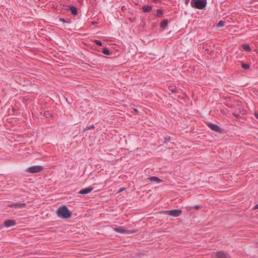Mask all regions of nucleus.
Returning <instances> with one entry per match:
<instances>
[{
    "instance_id": "obj_1",
    "label": "nucleus",
    "mask_w": 258,
    "mask_h": 258,
    "mask_svg": "<svg viewBox=\"0 0 258 258\" xmlns=\"http://www.w3.org/2000/svg\"><path fill=\"white\" fill-rule=\"evenodd\" d=\"M56 213L58 217L62 219H68L71 217L72 214V212L65 205L59 207L56 211Z\"/></svg>"
},
{
    "instance_id": "obj_2",
    "label": "nucleus",
    "mask_w": 258,
    "mask_h": 258,
    "mask_svg": "<svg viewBox=\"0 0 258 258\" xmlns=\"http://www.w3.org/2000/svg\"><path fill=\"white\" fill-rule=\"evenodd\" d=\"M207 0H191V7L200 10L204 9L207 5Z\"/></svg>"
},
{
    "instance_id": "obj_3",
    "label": "nucleus",
    "mask_w": 258,
    "mask_h": 258,
    "mask_svg": "<svg viewBox=\"0 0 258 258\" xmlns=\"http://www.w3.org/2000/svg\"><path fill=\"white\" fill-rule=\"evenodd\" d=\"M162 213L172 217H176L179 216L181 214L182 211L180 209H173L171 210L163 211Z\"/></svg>"
},
{
    "instance_id": "obj_4",
    "label": "nucleus",
    "mask_w": 258,
    "mask_h": 258,
    "mask_svg": "<svg viewBox=\"0 0 258 258\" xmlns=\"http://www.w3.org/2000/svg\"><path fill=\"white\" fill-rule=\"evenodd\" d=\"M44 168L40 165H35L28 168L26 171L29 173H34L41 171Z\"/></svg>"
},
{
    "instance_id": "obj_5",
    "label": "nucleus",
    "mask_w": 258,
    "mask_h": 258,
    "mask_svg": "<svg viewBox=\"0 0 258 258\" xmlns=\"http://www.w3.org/2000/svg\"><path fill=\"white\" fill-rule=\"evenodd\" d=\"M8 206L10 208H23L26 206V204L25 203H15L9 204Z\"/></svg>"
},
{
    "instance_id": "obj_6",
    "label": "nucleus",
    "mask_w": 258,
    "mask_h": 258,
    "mask_svg": "<svg viewBox=\"0 0 258 258\" xmlns=\"http://www.w3.org/2000/svg\"><path fill=\"white\" fill-rule=\"evenodd\" d=\"M93 189V188L91 186L88 187L84 188L79 191V194L81 195H86L91 192Z\"/></svg>"
},
{
    "instance_id": "obj_7",
    "label": "nucleus",
    "mask_w": 258,
    "mask_h": 258,
    "mask_svg": "<svg viewBox=\"0 0 258 258\" xmlns=\"http://www.w3.org/2000/svg\"><path fill=\"white\" fill-rule=\"evenodd\" d=\"M16 222L14 220H7L5 221L4 225L6 227H9L15 225Z\"/></svg>"
},
{
    "instance_id": "obj_8",
    "label": "nucleus",
    "mask_w": 258,
    "mask_h": 258,
    "mask_svg": "<svg viewBox=\"0 0 258 258\" xmlns=\"http://www.w3.org/2000/svg\"><path fill=\"white\" fill-rule=\"evenodd\" d=\"M114 230L118 233H131L130 231L126 230L123 227L119 226L114 228Z\"/></svg>"
},
{
    "instance_id": "obj_9",
    "label": "nucleus",
    "mask_w": 258,
    "mask_h": 258,
    "mask_svg": "<svg viewBox=\"0 0 258 258\" xmlns=\"http://www.w3.org/2000/svg\"><path fill=\"white\" fill-rule=\"evenodd\" d=\"M216 258H228L227 254L223 251H218L216 254Z\"/></svg>"
},
{
    "instance_id": "obj_10",
    "label": "nucleus",
    "mask_w": 258,
    "mask_h": 258,
    "mask_svg": "<svg viewBox=\"0 0 258 258\" xmlns=\"http://www.w3.org/2000/svg\"><path fill=\"white\" fill-rule=\"evenodd\" d=\"M152 6L150 5H145L142 7V9L144 13H149L151 11Z\"/></svg>"
},
{
    "instance_id": "obj_11",
    "label": "nucleus",
    "mask_w": 258,
    "mask_h": 258,
    "mask_svg": "<svg viewBox=\"0 0 258 258\" xmlns=\"http://www.w3.org/2000/svg\"><path fill=\"white\" fill-rule=\"evenodd\" d=\"M69 9L73 15L76 16L78 14L77 9L75 6L71 5L69 6Z\"/></svg>"
},
{
    "instance_id": "obj_12",
    "label": "nucleus",
    "mask_w": 258,
    "mask_h": 258,
    "mask_svg": "<svg viewBox=\"0 0 258 258\" xmlns=\"http://www.w3.org/2000/svg\"><path fill=\"white\" fill-rule=\"evenodd\" d=\"M206 124L207 126L211 129H221L219 126L214 123L207 122Z\"/></svg>"
},
{
    "instance_id": "obj_13",
    "label": "nucleus",
    "mask_w": 258,
    "mask_h": 258,
    "mask_svg": "<svg viewBox=\"0 0 258 258\" xmlns=\"http://www.w3.org/2000/svg\"><path fill=\"white\" fill-rule=\"evenodd\" d=\"M147 179L149 180V181H150L151 182H156L158 183H160L162 181L161 179H160V178H159L158 177H156V176L150 177L148 178Z\"/></svg>"
},
{
    "instance_id": "obj_14",
    "label": "nucleus",
    "mask_w": 258,
    "mask_h": 258,
    "mask_svg": "<svg viewBox=\"0 0 258 258\" xmlns=\"http://www.w3.org/2000/svg\"><path fill=\"white\" fill-rule=\"evenodd\" d=\"M167 24H168V20L164 19L161 22V25H160V27L162 29H165L167 26Z\"/></svg>"
},
{
    "instance_id": "obj_15",
    "label": "nucleus",
    "mask_w": 258,
    "mask_h": 258,
    "mask_svg": "<svg viewBox=\"0 0 258 258\" xmlns=\"http://www.w3.org/2000/svg\"><path fill=\"white\" fill-rule=\"evenodd\" d=\"M157 18H162L163 17V10L162 9H158L156 14Z\"/></svg>"
},
{
    "instance_id": "obj_16",
    "label": "nucleus",
    "mask_w": 258,
    "mask_h": 258,
    "mask_svg": "<svg viewBox=\"0 0 258 258\" xmlns=\"http://www.w3.org/2000/svg\"><path fill=\"white\" fill-rule=\"evenodd\" d=\"M177 89L176 87H169V94H172L173 93L177 92Z\"/></svg>"
},
{
    "instance_id": "obj_17",
    "label": "nucleus",
    "mask_w": 258,
    "mask_h": 258,
    "mask_svg": "<svg viewBox=\"0 0 258 258\" xmlns=\"http://www.w3.org/2000/svg\"><path fill=\"white\" fill-rule=\"evenodd\" d=\"M242 48L246 51H247V52H249L251 51V48L250 47V46H249V45L248 44H243L242 45Z\"/></svg>"
},
{
    "instance_id": "obj_18",
    "label": "nucleus",
    "mask_w": 258,
    "mask_h": 258,
    "mask_svg": "<svg viewBox=\"0 0 258 258\" xmlns=\"http://www.w3.org/2000/svg\"><path fill=\"white\" fill-rule=\"evenodd\" d=\"M102 53L105 55H110L109 50L107 48H104L102 50Z\"/></svg>"
},
{
    "instance_id": "obj_19",
    "label": "nucleus",
    "mask_w": 258,
    "mask_h": 258,
    "mask_svg": "<svg viewBox=\"0 0 258 258\" xmlns=\"http://www.w3.org/2000/svg\"><path fill=\"white\" fill-rule=\"evenodd\" d=\"M241 67L245 70H247L249 68L250 66L249 64L243 63L241 64Z\"/></svg>"
},
{
    "instance_id": "obj_20",
    "label": "nucleus",
    "mask_w": 258,
    "mask_h": 258,
    "mask_svg": "<svg viewBox=\"0 0 258 258\" xmlns=\"http://www.w3.org/2000/svg\"><path fill=\"white\" fill-rule=\"evenodd\" d=\"M224 25H225V22L223 21H220L218 23L217 26H218V27H222V26H224Z\"/></svg>"
},
{
    "instance_id": "obj_21",
    "label": "nucleus",
    "mask_w": 258,
    "mask_h": 258,
    "mask_svg": "<svg viewBox=\"0 0 258 258\" xmlns=\"http://www.w3.org/2000/svg\"><path fill=\"white\" fill-rule=\"evenodd\" d=\"M94 42L96 45H98L99 46H101L102 44L101 41L98 40H95Z\"/></svg>"
},
{
    "instance_id": "obj_22",
    "label": "nucleus",
    "mask_w": 258,
    "mask_h": 258,
    "mask_svg": "<svg viewBox=\"0 0 258 258\" xmlns=\"http://www.w3.org/2000/svg\"><path fill=\"white\" fill-rule=\"evenodd\" d=\"M59 21L62 22V23H70V20H66L63 18H60Z\"/></svg>"
},
{
    "instance_id": "obj_23",
    "label": "nucleus",
    "mask_w": 258,
    "mask_h": 258,
    "mask_svg": "<svg viewBox=\"0 0 258 258\" xmlns=\"http://www.w3.org/2000/svg\"><path fill=\"white\" fill-rule=\"evenodd\" d=\"M192 208L195 210H199L202 208V207H201L200 206H195L193 207H192Z\"/></svg>"
},
{
    "instance_id": "obj_24",
    "label": "nucleus",
    "mask_w": 258,
    "mask_h": 258,
    "mask_svg": "<svg viewBox=\"0 0 258 258\" xmlns=\"http://www.w3.org/2000/svg\"><path fill=\"white\" fill-rule=\"evenodd\" d=\"M171 139V138L170 137H166L165 138V141L164 142L165 143H167L168 142V141L170 140V139Z\"/></svg>"
},
{
    "instance_id": "obj_25",
    "label": "nucleus",
    "mask_w": 258,
    "mask_h": 258,
    "mask_svg": "<svg viewBox=\"0 0 258 258\" xmlns=\"http://www.w3.org/2000/svg\"><path fill=\"white\" fill-rule=\"evenodd\" d=\"M254 115L255 117L258 120V111H255Z\"/></svg>"
},
{
    "instance_id": "obj_26",
    "label": "nucleus",
    "mask_w": 258,
    "mask_h": 258,
    "mask_svg": "<svg viewBox=\"0 0 258 258\" xmlns=\"http://www.w3.org/2000/svg\"><path fill=\"white\" fill-rule=\"evenodd\" d=\"M93 128H94V126H90L86 127L85 129L90 130V129H92Z\"/></svg>"
},
{
    "instance_id": "obj_27",
    "label": "nucleus",
    "mask_w": 258,
    "mask_h": 258,
    "mask_svg": "<svg viewBox=\"0 0 258 258\" xmlns=\"http://www.w3.org/2000/svg\"><path fill=\"white\" fill-rule=\"evenodd\" d=\"M258 209V204H256L253 208V209L254 210H256V209Z\"/></svg>"
},
{
    "instance_id": "obj_28",
    "label": "nucleus",
    "mask_w": 258,
    "mask_h": 258,
    "mask_svg": "<svg viewBox=\"0 0 258 258\" xmlns=\"http://www.w3.org/2000/svg\"><path fill=\"white\" fill-rule=\"evenodd\" d=\"M49 115V113H44V116H46V117H48V115Z\"/></svg>"
},
{
    "instance_id": "obj_29",
    "label": "nucleus",
    "mask_w": 258,
    "mask_h": 258,
    "mask_svg": "<svg viewBox=\"0 0 258 258\" xmlns=\"http://www.w3.org/2000/svg\"><path fill=\"white\" fill-rule=\"evenodd\" d=\"M190 0H185V4L186 5H187L188 3L189 2Z\"/></svg>"
},
{
    "instance_id": "obj_30",
    "label": "nucleus",
    "mask_w": 258,
    "mask_h": 258,
    "mask_svg": "<svg viewBox=\"0 0 258 258\" xmlns=\"http://www.w3.org/2000/svg\"><path fill=\"white\" fill-rule=\"evenodd\" d=\"M215 131H217V132H219V133H222V132H221V131H222V130H215Z\"/></svg>"
},
{
    "instance_id": "obj_31",
    "label": "nucleus",
    "mask_w": 258,
    "mask_h": 258,
    "mask_svg": "<svg viewBox=\"0 0 258 258\" xmlns=\"http://www.w3.org/2000/svg\"><path fill=\"white\" fill-rule=\"evenodd\" d=\"M123 188H121V189H120V190H119V192H121V191H123Z\"/></svg>"
},
{
    "instance_id": "obj_32",
    "label": "nucleus",
    "mask_w": 258,
    "mask_h": 258,
    "mask_svg": "<svg viewBox=\"0 0 258 258\" xmlns=\"http://www.w3.org/2000/svg\"><path fill=\"white\" fill-rule=\"evenodd\" d=\"M154 1H157V0H154Z\"/></svg>"
}]
</instances>
